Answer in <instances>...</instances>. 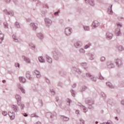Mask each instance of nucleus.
<instances>
[{
	"label": "nucleus",
	"instance_id": "obj_1",
	"mask_svg": "<svg viewBox=\"0 0 124 124\" xmlns=\"http://www.w3.org/2000/svg\"><path fill=\"white\" fill-rule=\"evenodd\" d=\"M52 54L53 60H54V61H56V62H59V61H60L61 57L62 56V52H61V51H60V50L58 49H55L52 51Z\"/></svg>",
	"mask_w": 124,
	"mask_h": 124
},
{
	"label": "nucleus",
	"instance_id": "obj_2",
	"mask_svg": "<svg viewBox=\"0 0 124 124\" xmlns=\"http://www.w3.org/2000/svg\"><path fill=\"white\" fill-rule=\"evenodd\" d=\"M85 103L89 106L88 109H93V105L94 103L93 100L91 99H86L85 100Z\"/></svg>",
	"mask_w": 124,
	"mask_h": 124
},
{
	"label": "nucleus",
	"instance_id": "obj_3",
	"mask_svg": "<svg viewBox=\"0 0 124 124\" xmlns=\"http://www.w3.org/2000/svg\"><path fill=\"white\" fill-rule=\"evenodd\" d=\"M114 62L117 67H122L123 66V60L119 58H117L114 60Z\"/></svg>",
	"mask_w": 124,
	"mask_h": 124
},
{
	"label": "nucleus",
	"instance_id": "obj_4",
	"mask_svg": "<svg viewBox=\"0 0 124 124\" xmlns=\"http://www.w3.org/2000/svg\"><path fill=\"white\" fill-rule=\"evenodd\" d=\"M72 28H70V27H67L65 28L64 29V33L65 35H67V36L70 35L71 33H72Z\"/></svg>",
	"mask_w": 124,
	"mask_h": 124
},
{
	"label": "nucleus",
	"instance_id": "obj_5",
	"mask_svg": "<svg viewBox=\"0 0 124 124\" xmlns=\"http://www.w3.org/2000/svg\"><path fill=\"white\" fill-rule=\"evenodd\" d=\"M107 66L108 69L115 68V64L111 61H108L107 62Z\"/></svg>",
	"mask_w": 124,
	"mask_h": 124
},
{
	"label": "nucleus",
	"instance_id": "obj_6",
	"mask_svg": "<svg viewBox=\"0 0 124 124\" xmlns=\"http://www.w3.org/2000/svg\"><path fill=\"white\" fill-rule=\"evenodd\" d=\"M46 118H50V119H53L54 117H56L57 116V113L54 112L52 113L51 112H47L46 115Z\"/></svg>",
	"mask_w": 124,
	"mask_h": 124
},
{
	"label": "nucleus",
	"instance_id": "obj_7",
	"mask_svg": "<svg viewBox=\"0 0 124 124\" xmlns=\"http://www.w3.org/2000/svg\"><path fill=\"white\" fill-rule=\"evenodd\" d=\"M45 22L47 27H50V26H51V25H52V23H53L52 20L50 19V18L48 17H46L45 18Z\"/></svg>",
	"mask_w": 124,
	"mask_h": 124
},
{
	"label": "nucleus",
	"instance_id": "obj_8",
	"mask_svg": "<svg viewBox=\"0 0 124 124\" xmlns=\"http://www.w3.org/2000/svg\"><path fill=\"white\" fill-rule=\"evenodd\" d=\"M86 3L91 5V6H94L95 5V1L94 0H85Z\"/></svg>",
	"mask_w": 124,
	"mask_h": 124
},
{
	"label": "nucleus",
	"instance_id": "obj_9",
	"mask_svg": "<svg viewBox=\"0 0 124 124\" xmlns=\"http://www.w3.org/2000/svg\"><path fill=\"white\" fill-rule=\"evenodd\" d=\"M3 12L6 15H10V16H14V12H13V11H8L7 10L4 9L3 10Z\"/></svg>",
	"mask_w": 124,
	"mask_h": 124
},
{
	"label": "nucleus",
	"instance_id": "obj_10",
	"mask_svg": "<svg viewBox=\"0 0 124 124\" xmlns=\"http://www.w3.org/2000/svg\"><path fill=\"white\" fill-rule=\"evenodd\" d=\"M83 46L82 42L78 41L74 43V46L75 48H80Z\"/></svg>",
	"mask_w": 124,
	"mask_h": 124
},
{
	"label": "nucleus",
	"instance_id": "obj_11",
	"mask_svg": "<svg viewBox=\"0 0 124 124\" xmlns=\"http://www.w3.org/2000/svg\"><path fill=\"white\" fill-rule=\"evenodd\" d=\"M78 105L82 109L84 113H87V112H88V108H87L84 105H82L81 103H78Z\"/></svg>",
	"mask_w": 124,
	"mask_h": 124
},
{
	"label": "nucleus",
	"instance_id": "obj_12",
	"mask_svg": "<svg viewBox=\"0 0 124 124\" xmlns=\"http://www.w3.org/2000/svg\"><path fill=\"white\" fill-rule=\"evenodd\" d=\"M26 78L28 79L29 80H33V77L31 76V72L30 71H27L26 72Z\"/></svg>",
	"mask_w": 124,
	"mask_h": 124
},
{
	"label": "nucleus",
	"instance_id": "obj_13",
	"mask_svg": "<svg viewBox=\"0 0 124 124\" xmlns=\"http://www.w3.org/2000/svg\"><path fill=\"white\" fill-rule=\"evenodd\" d=\"M30 27L32 29L33 31H36L37 30V24L32 22L30 23Z\"/></svg>",
	"mask_w": 124,
	"mask_h": 124
},
{
	"label": "nucleus",
	"instance_id": "obj_14",
	"mask_svg": "<svg viewBox=\"0 0 124 124\" xmlns=\"http://www.w3.org/2000/svg\"><path fill=\"white\" fill-rule=\"evenodd\" d=\"M46 59V61L48 63H52L53 62V59L51 58L48 55L46 54L45 55Z\"/></svg>",
	"mask_w": 124,
	"mask_h": 124
},
{
	"label": "nucleus",
	"instance_id": "obj_15",
	"mask_svg": "<svg viewBox=\"0 0 124 124\" xmlns=\"http://www.w3.org/2000/svg\"><path fill=\"white\" fill-rule=\"evenodd\" d=\"M115 48L119 52H123V51H124V48L123 46L117 45L116 46Z\"/></svg>",
	"mask_w": 124,
	"mask_h": 124
},
{
	"label": "nucleus",
	"instance_id": "obj_16",
	"mask_svg": "<svg viewBox=\"0 0 124 124\" xmlns=\"http://www.w3.org/2000/svg\"><path fill=\"white\" fill-rule=\"evenodd\" d=\"M12 108L13 109V110L15 111V112H16V113L19 112V107H18V106H17V105H13L12 106Z\"/></svg>",
	"mask_w": 124,
	"mask_h": 124
},
{
	"label": "nucleus",
	"instance_id": "obj_17",
	"mask_svg": "<svg viewBox=\"0 0 124 124\" xmlns=\"http://www.w3.org/2000/svg\"><path fill=\"white\" fill-rule=\"evenodd\" d=\"M92 26L94 29H95L99 26V22L96 20H95L93 22Z\"/></svg>",
	"mask_w": 124,
	"mask_h": 124
},
{
	"label": "nucleus",
	"instance_id": "obj_18",
	"mask_svg": "<svg viewBox=\"0 0 124 124\" xmlns=\"http://www.w3.org/2000/svg\"><path fill=\"white\" fill-rule=\"evenodd\" d=\"M113 37V34L108 32L106 33V38L108 39V40H110V39H112Z\"/></svg>",
	"mask_w": 124,
	"mask_h": 124
},
{
	"label": "nucleus",
	"instance_id": "obj_19",
	"mask_svg": "<svg viewBox=\"0 0 124 124\" xmlns=\"http://www.w3.org/2000/svg\"><path fill=\"white\" fill-rule=\"evenodd\" d=\"M115 33L117 36H120L122 35V33L121 32V29L120 28L116 29L115 31Z\"/></svg>",
	"mask_w": 124,
	"mask_h": 124
},
{
	"label": "nucleus",
	"instance_id": "obj_20",
	"mask_svg": "<svg viewBox=\"0 0 124 124\" xmlns=\"http://www.w3.org/2000/svg\"><path fill=\"white\" fill-rule=\"evenodd\" d=\"M19 80L20 83H22L23 84L26 83L27 80L26 78L24 77H19Z\"/></svg>",
	"mask_w": 124,
	"mask_h": 124
},
{
	"label": "nucleus",
	"instance_id": "obj_21",
	"mask_svg": "<svg viewBox=\"0 0 124 124\" xmlns=\"http://www.w3.org/2000/svg\"><path fill=\"white\" fill-rule=\"evenodd\" d=\"M22 59H24V61L27 62V63H31V59L25 56H22Z\"/></svg>",
	"mask_w": 124,
	"mask_h": 124
},
{
	"label": "nucleus",
	"instance_id": "obj_22",
	"mask_svg": "<svg viewBox=\"0 0 124 124\" xmlns=\"http://www.w3.org/2000/svg\"><path fill=\"white\" fill-rule=\"evenodd\" d=\"M17 104L18 106H19L21 110H24L25 108V105L21 103V102H19L18 103H17Z\"/></svg>",
	"mask_w": 124,
	"mask_h": 124
},
{
	"label": "nucleus",
	"instance_id": "obj_23",
	"mask_svg": "<svg viewBox=\"0 0 124 124\" xmlns=\"http://www.w3.org/2000/svg\"><path fill=\"white\" fill-rule=\"evenodd\" d=\"M8 115L11 118V120H14L15 118V113L13 112H9Z\"/></svg>",
	"mask_w": 124,
	"mask_h": 124
},
{
	"label": "nucleus",
	"instance_id": "obj_24",
	"mask_svg": "<svg viewBox=\"0 0 124 124\" xmlns=\"http://www.w3.org/2000/svg\"><path fill=\"white\" fill-rule=\"evenodd\" d=\"M15 97L16 99L17 100V103H18V102H21V100L22 98L21 97V96H20V95L16 94L15 95Z\"/></svg>",
	"mask_w": 124,
	"mask_h": 124
},
{
	"label": "nucleus",
	"instance_id": "obj_25",
	"mask_svg": "<svg viewBox=\"0 0 124 124\" xmlns=\"http://www.w3.org/2000/svg\"><path fill=\"white\" fill-rule=\"evenodd\" d=\"M4 35L1 33V31L0 30V44H1L2 41L4 39Z\"/></svg>",
	"mask_w": 124,
	"mask_h": 124
},
{
	"label": "nucleus",
	"instance_id": "obj_26",
	"mask_svg": "<svg viewBox=\"0 0 124 124\" xmlns=\"http://www.w3.org/2000/svg\"><path fill=\"white\" fill-rule=\"evenodd\" d=\"M61 119L63 121V122H68L69 121V118L66 116L62 115L61 117Z\"/></svg>",
	"mask_w": 124,
	"mask_h": 124
},
{
	"label": "nucleus",
	"instance_id": "obj_27",
	"mask_svg": "<svg viewBox=\"0 0 124 124\" xmlns=\"http://www.w3.org/2000/svg\"><path fill=\"white\" fill-rule=\"evenodd\" d=\"M34 73L36 74L37 78H39L41 77V74H40V72H39V71L36 70L34 71Z\"/></svg>",
	"mask_w": 124,
	"mask_h": 124
},
{
	"label": "nucleus",
	"instance_id": "obj_28",
	"mask_svg": "<svg viewBox=\"0 0 124 124\" xmlns=\"http://www.w3.org/2000/svg\"><path fill=\"white\" fill-rule=\"evenodd\" d=\"M37 37L38 38H39V39H41V40H42V39H43L44 36L43 35V33H38L37 34Z\"/></svg>",
	"mask_w": 124,
	"mask_h": 124
},
{
	"label": "nucleus",
	"instance_id": "obj_29",
	"mask_svg": "<svg viewBox=\"0 0 124 124\" xmlns=\"http://www.w3.org/2000/svg\"><path fill=\"white\" fill-rule=\"evenodd\" d=\"M87 55H88V57H89V59L91 61H93V60H94V57L93 54H91V53H88L87 54Z\"/></svg>",
	"mask_w": 124,
	"mask_h": 124
},
{
	"label": "nucleus",
	"instance_id": "obj_30",
	"mask_svg": "<svg viewBox=\"0 0 124 124\" xmlns=\"http://www.w3.org/2000/svg\"><path fill=\"white\" fill-rule=\"evenodd\" d=\"M38 60L40 62H41L42 63H43L45 62V60L43 58V56H40L38 57Z\"/></svg>",
	"mask_w": 124,
	"mask_h": 124
},
{
	"label": "nucleus",
	"instance_id": "obj_31",
	"mask_svg": "<svg viewBox=\"0 0 124 124\" xmlns=\"http://www.w3.org/2000/svg\"><path fill=\"white\" fill-rule=\"evenodd\" d=\"M29 46H30L31 49V50H33V51H35V46L32 44V43H30L29 44Z\"/></svg>",
	"mask_w": 124,
	"mask_h": 124
},
{
	"label": "nucleus",
	"instance_id": "obj_32",
	"mask_svg": "<svg viewBox=\"0 0 124 124\" xmlns=\"http://www.w3.org/2000/svg\"><path fill=\"white\" fill-rule=\"evenodd\" d=\"M106 84V85L109 88V89H114V86L112 85V83H111L110 82H107Z\"/></svg>",
	"mask_w": 124,
	"mask_h": 124
},
{
	"label": "nucleus",
	"instance_id": "obj_33",
	"mask_svg": "<svg viewBox=\"0 0 124 124\" xmlns=\"http://www.w3.org/2000/svg\"><path fill=\"white\" fill-rule=\"evenodd\" d=\"M12 38L14 39V42H19V39L17 38V37L16 36V35H12Z\"/></svg>",
	"mask_w": 124,
	"mask_h": 124
},
{
	"label": "nucleus",
	"instance_id": "obj_34",
	"mask_svg": "<svg viewBox=\"0 0 124 124\" xmlns=\"http://www.w3.org/2000/svg\"><path fill=\"white\" fill-rule=\"evenodd\" d=\"M46 14H47V10H43L41 11V15H42V16H43V17H45V16H46Z\"/></svg>",
	"mask_w": 124,
	"mask_h": 124
},
{
	"label": "nucleus",
	"instance_id": "obj_35",
	"mask_svg": "<svg viewBox=\"0 0 124 124\" xmlns=\"http://www.w3.org/2000/svg\"><path fill=\"white\" fill-rule=\"evenodd\" d=\"M18 88L20 89L21 92H22V93H25V89L23 88V87L21 86L20 84L19 83L18 84Z\"/></svg>",
	"mask_w": 124,
	"mask_h": 124
},
{
	"label": "nucleus",
	"instance_id": "obj_36",
	"mask_svg": "<svg viewBox=\"0 0 124 124\" xmlns=\"http://www.w3.org/2000/svg\"><path fill=\"white\" fill-rule=\"evenodd\" d=\"M88 88L87 87V86H83L81 87V88H80V92L81 93H83V92H85V91Z\"/></svg>",
	"mask_w": 124,
	"mask_h": 124
},
{
	"label": "nucleus",
	"instance_id": "obj_37",
	"mask_svg": "<svg viewBox=\"0 0 124 124\" xmlns=\"http://www.w3.org/2000/svg\"><path fill=\"white\" fill-rule=\"evenodd\" d=\"M81 66H83L84 68V69H85V70H88V67L87 66V63H86V62L81 63Z\"/></svg>",
	"mask_w": 124,
	"mask_h": 124
},
{
	"label": "nucleus",
	"instance_id": "obj_38",
	"mask_svg": "<svg viewBox=\"0 0 124 124\" xmlns=\"http://www.w3.org/2000/svg\"><path fill=\"white\" fill-rule=\"evenodd\" d=\"M83 28L86 31H90V26H83Z\"/></svg>",
	"mask_w": 124,
	"mask_h": 124
},
{
	"label": "nucleus",
	"instance_id": "obj_39",
	"mask_svg": "<svg viewBox=\"0 0 124 124\" xmlns=\"http://www.w3.org/2000/svg\"><path fill=\"white\" fill-rule=\"evenodd\" d=\"M113 5H111L110 7L108 9V14H112L113 13V11H112V7Z\"/></svg>",
	"mask_w": 124,
	"mask_h": 124
},
{
	"label": "nucleus",
	"instance_id": "obj_40",
	"mask_svg": "<svg viewBox=\"0 0 124 124\" xmlns=\"http://www.w3.org/2000/svg\"><path fill=\"white\" fill-rule=\"evenodd\" d=\"M91 80L93 81V82H96V78L94 77V76L92 75L90 78Z\"/></svg>",
	"mask_w": 124,
	"mask_h": 124
},
{
	"label": "nucleus",
	"instance_id": "obj_41",
	"mask_svg": "<svg viewBox=\"0 0 124 124\" xmlns=\"http://www.w3.org/2000/svg\"><path fill=\"white\" fill-rule=\"evenodd\" d=\"M106 60V58H105V57L102 56V57H101L100 58V62H104Z\"/></svg>",
	"mask_w": 124,
	"mask_h": 124
},
{
	"label": "nucleus",
	"instance_id": "obj_42",
	"mask_svg": "<svg viewBox=\"0 0 124 124\" xmlns=\"http://www.w3.org/2000/svg\"><path fill=\"white\" fill-rule=\"evenodd\" d=\"M99 79H100V80H104V77L101 75V73L99 72Z\"/></svg>",
	"mask_w": 124,
	"mask_h": 124
},
{
	"label": "nucleus",
	"instance_id": "obj_43",
	"mask_svg": "<svg viewBox=\"0 0 124 124\" xmlns=\"http://www.w3.org/2000/svg\"><path fill=\"white\" fill-rule=\"evenodd\" d=\"M91 46H92V44L91 43H89L84 46V49H89Z\"/></svg>",
	"mask_w": 124,
	"mask_h": 124
},
{
	"label": "nucleus",
	"instance_id": "obj_44",
	"mask_svg": "<svg viewBox=\"0 0 124 124\" xmlns=\"http://www.w3.org/2000/svg\"><path fill=\"white\" fill-rule=\"evenodd\" d=\"M15 27H16V28H17V29H20V23H19V22H16L15 23Z\"/></svg>",
	"mask_w": 124,
	"mask_h": 124
},
{
	"label": "nucleus",
	"instance_id": "obj_45",
	"mask_svg": "<svg viewBox=\"0 0 124 124\" xmlns=\"http://www.w3.org/2000/svg\"><path fill=\"white\" fill-rule=\"evenodd\" d=\"M79 53H81V54H85V49H84V48H80L79 50Z\"/></svg>",
	"mask_w": 124,
	"mask_h": 124
},
{
	"label": "nucleus",
	"instance_id": "obj_46",
	"mask_svg": "<svg viewBox=\"0 0 124 124\" xmlns=\"http://www.w3.org/2000/svg\"><path fill=\"white\" fill-rule=\"evenodd\" d=\"M101 95L102 96V97L104 99H105L106 98V95L105 94V93H104L101 92Z\"/></svg>",
	"mask_w": 124,
	"mask_h": 124
},
{
	"label": "nucleus",
	"instance_id": "obj_47",
	"mask_svg": "<svg viewBox=\"0 0 124 124\" xmlns=\"http://www.w3.org/2000/svg\"><path fill=\"white\" fill-rule=\"evenodd\" d=\"M31 118H38L39 116L37 115H36V113H35L31 114Z\"/></svg>",
	"mask_w": 124,
	"mask_h": 124
},
{
	"label": "nucleus",
	"instance_id": "obj_48",
	"mask_svg": "<svg viewBox=\"0 0 124 124\" xmlns=\"http://www.w3.org/2000/svg\"><path fill=\"white\" fill-rule=\"evenodd\" d=\"M3 25L5 29H8V23H7V22H4Z\"/></svg>",
	"mask_w": 124,
	"mask_h": 124
},
{
	"label": "nucleus",
	"instance_id": "obj_49",
	"mask_svg": "<svg viewBox=\"0 0 124 124\" xmlns=\"http://www.w3.org/2000/svg\"><path fill=\"white\" fill-rule=\"evenodd\" d=\"M92 76H93V75H91V74L90 73H86V77H88L89 78H91Z\"/></svg>",
	"mask_w": 124,
	"mask_h": 124
},
{
	"label": "nucleus",
	"instance_id": "obj_50",
	"mask_svg": "<svg viewBox=\"0 0 124 124\" xmlns=\"http://www.w3.org/2000/svg\"><path fill=\"white\" fill-rule=\"evenodd\" d=\"M116 25H117V26L118 27L117 29H119V28H122L123 27V24H122L120 23H117Z\"/></svg>",
	"mask_w": 124,
	"mask_h": 124
},
{
	"label": "nucleus",
	"instance_id": "obj_51",
	"mask_svg": "<svg viewBox=\"0 0 124 124\" xmlns=\"http://www.w3.org/2000/svg\"><path fill=\"white\" fill-rule=\"evenodd\" d=\"M80 124H85V121L83 119H79Z\"/></svg>",
	"mask_w": 124,
	"mask_h": 124
},
{
	"label": "nucleus",
	"instance_id": "obj_52",
	"mask_svg": "<svg viewBox=\"0 0 124 124\" xmlns=\"http://www.w3.org/2000/svg\"><path fill=\"white\" fill-rule=\"evenodd\" d=\"M70 92H71V93L72 94V96L75 97V92H74V90L72 89V90H71Z\"/></svg>",
	"mask_w": 124,
	"mask_h": 124
},
{
	"label": "nucleus",
	"instance_id": "obj_53",
	"mask_svg": "<svg viewBox=\"0 0 124 124\" xmlns=\"http://www.w3.org/2000/svg\"><path fill=\"white\" fill-rule=\"evenodd\" d=\"M100 124H113V123L111 121H108V122H104L103 123H101Z\"/></svg>",
	"mask_w": 124,
	"mask_h": 124
},
{
	"label": "nucleus",
	"instance_id": "obj_54",
	"mask_svg": "<svg viewBox=\"0 0 124 124\" xmlns=\"http://www.w3.org/2000/svg\"><path fill=\"white\" fill-rule=\"evenodd\" d=\"M57 86H58V87H61L62 88V83L59 82L57 83Z\"/></svg>",
	"mask_w": 124,
	"mask_h": 124
},
{
	"label": "nucleus",
	"instance_id": "obj_55",
	"mask_svg": "<svg viewBox=\"0 0 124 124\" xmlns=\"http://www.w3.org/2000/svg\"><path fill=\"white\" fill-rule=\"evenodd\" d=\"M60 10H58L57 12H55V13H54V15H55V16H57V15L59 16V13H60Z\"/></svg>",
	"mask_w": 124,
	"mask_h": 124
},
{
	"label": "nucleus",
	"instance_id": "obj_56",
	"mask_svg": "<svg viewBox=\"0 0 124 124\" xmlns=\"http://www.w3.org/2000/svg\"><path fill=\"white\" fill-rule=\"evenodd\" d=\"M50 92L52 93V94H53V95H54V94L56 93V92H55V91H54V90L53 89H51L50 90Z\"/></svg>",
	"mask_w": 124,
	"mask_h": 124
},
{
	"label": "nucleus",
	"instance_id": "obj_57",
	"mask_svg": "<svg viewBox=\"0 0 124 124\" xmlns=\"http://www.w3.org/2000/svg\"><path fill=\"white\" fill-rule=\"evenodd\" d=\"M118 19L119 21H123V20H124V17L122 16H118Z\"/></svg>",
	"mask_w": 124,
	"mask_h": 124
},
{
	"label": "nucleus",
	"instance_id": "obj_58",
	"mask_svg": "<svg viewBox=\"0 0 124 124\" xmlns=\"http://www.w3.org/2000/svg\"><path fill=\"white\" fill-rule=\"evenodd\" d=\"M46 82L47 83V84H50V80L47 78H46Z\"/></svg>",
	"mask_w": 124,
	"mask_h": 124
},
{
	"label": "nucleus",
	"instance_id": "obj_59",
	"mask_svg": "<svg viewBox=\"0 0 124 124\" xmlns=\"http://www.w3.org/2000/svg\"><path fill=\"white\" fill-rule=\"evenodd\" d=\"M76 114H77V115H80V110L77 109L76 110Z\"/></svg>",
	"mask_w": 124,
	"mask_h": 124
},
{
	"label": "nucleus",
	"instance_id": "obj_60",
	"mask_svg": "<svg viewBox=\"0 0 124 124\" xmlns=\"http://www.w3.org/2000/svg\"><path fill=\"white\" fill-rule=\"evenodd\" d=\"M67 102L69 103V105H70V102H71V100L69 98L67 99Z\"/></svg>",
	"mask_w": 124,
	"mask_h": 124
},
{
	"label": "nucleus",
	"instance_id": "obj_61",
	"mask_svg": "<svg viewBox=\"0 0 124 124\" xmlns=\"http://www.w3.org/2000/svg\"><path fill=\"white\" fill-rule=\"evenodd\" d=\"M2 115H3V116H6L7 115V112L5 111H2Z\"/></svg>",
	"mask_w": 124,
	"mask_h": 124
},
{
	"label": "nucleus",
	"instance_id": "obj_62",
	"mask_svg": "<svg viewBox=\"0 0 124 124\" xmlns=\"http://www.w3.org/2000/svg\"><path fill=\"white\" fill-rule=\"evenodd\" d=\"M15 66L16 67H20V64L19 63H16Z\"/></svg>",
	"mask_w": 124,
	"mask_h": 124
},
{
	"label": "nucleus",
	"instance_id": "obj_63",
	"mask_svg": "<svg viewBox=\"0 0 124 124\" xmlns=\"http://www.w3.org/2000/svg\"><path fill=\"white\" fill-rule=\"evenodd\" d=\"M6 3H10L11 0H4Z\"/></svg>",
	"mask_w": 124,
	"mask_h": 124
},
{
	"label": "nucleus",
	"instance_id": "obj_64",
	"mask_svg": "<svg viewBox=\"0 0 124 124\" xmlns=\"http://www.w3.org/2000/svg\"><path fill=\"white\" fill-rule=\"evenodd\" d=\"M107 103H108V104H111V103H112V100H111V99H108V100L107 101Z\"/></svg>",
	"mask_w": 124,
	"mask_h": 124
}]
</instances>
